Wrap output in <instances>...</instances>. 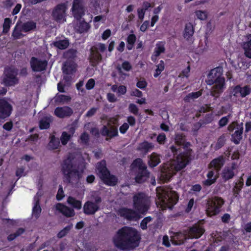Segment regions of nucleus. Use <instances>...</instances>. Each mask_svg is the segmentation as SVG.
Wrapping results in <instances>:
<instances>
[{
    "label": "nucleus",
    "mask_w": 251,
    "mask_h": 251,
    "mask_svg": "<svg viewBox=\"0 0 251 251\" xmlns=\"http://www.w3.org/2000/svg\"><path fill=\"white\" fill-rule=\"evenodd\" d=\"M166 139V136L164 133L158 135L157 137V141L160 144H163Z\"/></svg>",
    "instance_id": "obj_61"
},
{
    "label": "nucleus",
    "mask_w": 251,
    "mask_h": 251,
    "mask_svg": "<svg viewBox=\"0 0 251 251\" xmlns=\"http://www.w3.org/2000/svg\"><path fill=\"white\" fill-rule=\"evenodd\" d=\"M74 156L69 154L62 165L61 171L69 182L77 181L81 177V173L74 164Z\"/></svg>",
    "instance_id": "obj_6"
},
{
    "label": "nucleus",
    "mask_w": 251,
    "mask_h": 251,
    "mask_svg": "<svg viewBox=\"0 0 251 251\" xmlns=\"http://www.w3.org/2000/svg\"><path fill=\"white\" fill-rule=\"evenodd\" d=\"M243 131V124L241 127H238L236 130L231 135V140L235 144H239L242 138V134Z\"/></svg>",
    "instance_id": "obj_26"
},
{
    "label": "nucleus",
    "mask_w": 251,
    "mask_h": 251,
    "mask_svg": "<svg viewBox=\"0 0 251 251\" xmlns=\"http://www.w3.org/2000/svg\"><path fill=\"white\" fill-rule=\"evenodd\" d=\"M55 100L57 102L64 103L68 101L71 100V98L69 96L60 95L56 97Z\"/></svg>",
    "instance_id": "obj_49"
},
{
    "label": "nucleus",
    "mask_w": 251,
    "mask_h": 251,
    "mask_svg": "<svg viewBox=\"0 0 251 251\" xmlns=\"http://www.w3.org/2000/svg\"><path fill=\"white\" fill-rule=\"evenodd\" d=\"M223 72L222 67H216L211 70L207 76L206 83L209 85H213L211 94L214 97H218L225 88V79L222 76Z\"/></svg>",
    "instance_id": "obj_4"
},
{
    "label": "nucleus",
    "mask_w": 251,
    "mask_h": 251,
    "mask_svg": "<svg viewBox=\"0 0 251 251\" xmlns=\"http://www.w3.org/2000/svg\"><path fill=\"white\" fill-rule=\"evenodd\" d=\"M132 167L138 169L139 172L135 177L136 181L138 183L144 182L149 177V173L147 170L146 165L140 158L136 159L132 164Z\"/></svg>",
    "instance_id": "obj_9"
},
{
    "label": "nucleus",
    "mask_w": 251,
    "mask_h": 251,
    "mask_svg": "<svg viewBox=\"0 0 251 251\" xmlns=\"http://www.w3.org/2000/svg\"><path fill=\"white\" fill-rule=\"evenodd\" d=\"M241 97L244 98L249 95L251 92V88L248 86L241 87Z\"/></svg>",
    "instance_id": "obj_50"
},
{
    "label": "nucleus",
    "mask_w": 251,
    "mask_h": 251,
    "mask_svg": "<svg viewBox=\"0 0 251 251\" xmlns=\"http://www.w3.org/2000/svg\"><path fill=\"white\" fill-rule=\"evenodd\" d=\"M194 32V26L191 23H188L185 25L184 31V37L187 40L191 39Z\"/></svg>",
    "instance_id": "obj_29"
},
{
    "label": "nucleus",
    "mask_w": 251,
    "mask_h": 251,
    "mask_svg": "<svg viewBox=\"0 0 251 251\" xmlns=\"http://www.w3.org/2000/svg\"><path fill=\"white\" fill-rule=\"evenodd\" d=\"M245 55L251 58V34L247 36V40L243 44Z\"/></svg>",
    "instance_id": "obj_27"
},
{
    "label": "nucleus",
    "mask_w": 251,
    "mask_h": 251,
    "mask_svg": "<svg viewBox=\"0 0 251 251\" xmlns=\"http://www.w3.org/2000/svg\"><path fill=\"white\" fill-rule=\"evenodd\" d=\"M89 24L85 22H80L77 26V30L80 33L86 32L89 28Z\"/></svg>",
    "instance_id": "obj_42"
},
{
    "label": "nucleus",
    "mask_w": 251,
    "mask_h": 251,
    "mask_svg": "<svg viewBox=\"0 0 251 251\" xmlns=\"http://www.w3.org/2000/svg\"><path fill=\"white\" fill-rule=\"evenodd\" d=\"M73 226L72 225H69L67 226H66L65 228H64L62 230H61L57 234V236L58 238H62L63 237L65 236L67 233L70 230V229L72 228Z\"/></svg>",
    "instance_id": "obj_48"
},
{
    "label": "nucleus",
    "mask_w": 251,
    "mask_h": 251,
    "mask_svg": "<svg viewBox=\"0 0 251 251\" xmlns=\"http://www.w3.org/2000/svg\"><path fill=\"white\" fill-rule=\"evenodd\" d=\"M36 27V23L32 22L29 21L23 24L22 25V28L23 31L25 32L29 31Z\"/></svg>",
    "instance_id": "obj_38"
},
{
    "label": "nucleus",
    "mask_w": 251,
    "mask_h": 251,
    "mask_svg": "<svg viewBox=\"0 0 251 251\" xmlns=\"http://www.w3.org/2000/svg\"><path fill=\"white\" fill-rule=\"evenodd\" d=\"M30 63L32 70L34 72L45 70L48 65V62L46 60L36 57H32Z\"/></svg>",
    "instance_id": "obj_16"
},
{
    "label": "nucleus",
    "mask_w": 251,
    "mask_h": 251,
    "mask_svg": "<svg viewBox=\"0 0 251 251\" xmlns=\"http://www.w3.org/2000/svg\"><path fill=\"white\" fill-rule=\"evenodd\" d=\"M52 44L54 47L60 50H64L68 47L69 43L67 39H56Z\"/></svg>",
    "instance_id": "obj_30"
},
{
    "label": "nucleus",
    "mask_w": 251,
    "mask_h": 251,
    "mask_svg": "<svg viewBox=\"0 0 251 251\" xmlns=\"http://www.w3.org/2000/svg\"><path fill=\"white\" fill-rule=\"evenodd\" d=\"M73 113V110L68 106L57 107L54 111L55 115L60 118L69 117Z\"/></svg>",
    "instance_id": "obj_22"
},
{
    "label": "nucleus",
    "mask_w": 251,
    "mask_h": 251,
    "mask_svg": "<svg viewBox=\"0 0 251 251\" xmlns=\"http://www.w3.org/2000/svg\"><path fill=\"white\" fill-rule=\"evenodd\" d=\"M63 72L66 74H71L75 71L76 64L73 62L67 61L63 66Z\"/></svg>",
    "instance_id": "obj_28"
},
{
    "label": "nucleus",
    "mask_w": 251,
    "mask_h": 251,
    "mask_svg": "<svg viewBox=\"0 0 251 251\" xmlns=\"http://www.w3.org/2000/svg\"><path fill=\"white\" fill-rule=\"evenodd\" d=\"M65 196L64 191L63 190L62 187L61 186H59V188L58 189L57 195H56V199L58 201L61 200Z\"/></svg>",
    "instance_id": "obj_55"
},
{
    "label": "nucleus",
    "mask_w": 251,
    "mask_h": 251,
    "mask_svg": "<svg viewBox=\"0 0 251 251\" xmlns=\"http://www.w3.org/2000/svg\"><path fill=\"white\" fill-rule=\"evenodd\" d=\"M67 201L69 204L77 210H80L82 207L81 201L77 200L72 197H69Z\"/></svg>",
    "instance_id": "obj_34"
},
{
    "label": "nucleus",
    "mask_w": 251,
    "mask_h": 251,
    "mask_svg": "<svg viewBox=\"0 0 251 251\" xmlns=\"http://www.w3.org/2000/svg\"><path fill=\"white\" fill-rule=\"evenodd\" d=\"M160 162L159 155L155 153H152L150 157L149 164L150 166L154 167L157 166Z\"/></svg>",
    "instance_id": "obj_36"
},
{
    "label": "nucleus",
    "mask_w": 251,
    "mask_h": 251,
    "mask_svg": "<svg viewBox=\"0 0 251 251\" xmlns=\"http://www.w3.org/2000/svg\"><path fill=\"white\" fill-rule=\"evenodd\" d=\"M129 128V126L127 123H124L120 127V131L121 133L124 134Z\"/></svg>",
    "instance_id": "obj_63"
},
{
    "label": "nucleus",
    "mask_w": 251,
    "mask_h": 251,
    "mask_svg": "<svg viewBox=\"0 0 251 251\" xmlns=\"http://www.w3.org/2000/svg\"><path fill=\"white\" fill-rule=\"evenodd\" d=\"M128 109L129 111L133 114L136 115H138L139 109L135 104L133 103L130 104L128 107Z\"/></svg>",
    "instance_id": "obj_53"
},
{
    "label": "nucleus",
    "mask_w": 251,
    "mask_h": 251,
    "mask_svg": "<svg viewBox=\"0 0 251 251\" xmlns=\"http://www.w3.org/2000/svg\"><path fill=\"white\" fill-rule=\"evenodd\" d=\"M226 141L225 136L224 135L220 137L218 140L216 148L219 149L224 146Z\"/></svg>",
    "instance_id": "obj_56"
},
{
    "label": "nucleus",
    "mask_w": 251,
    "mask_h": 251,
    "mask_svg": "<svg viewBox=\"0 0 251 251\" xmlns=\"http://www.w3.org/2000/svg\"><path fill=\"white\" fill-rule=\"evenodd\" d=\"M67 9L66 3H60L57 5L52 11L51 15L53 19L59 23L65 22Z\"/></svg>",
    "instance_id": "obj_13"
},
{
    "label": "nucleus",
    "mask_w": 251,
    "mask_h": 251,
    "mask_svg": "<svg viewBox=\"0 0 251 251\" xmlns=\"http://www.w3.org/2000/svg\"><path fill=\"white\" fill-rule=\"evenodd\" d=\"M72 10L74 17L76 19H80L84 14L82 0H74Z\"/></svg>",
    "instance_id": "obj_19"
},
{
    "label": "nucleus",
    "mask_w": 251,
    "mask_h": 251,
    "mask_svg": "<svg viewBox=\"0 0 251 251\" xmlns=\"http://www.w3.org/2000/svg\"><path fill=\"white\" fill-rule=\"evenodd\" d=\"M17 70L14 68H6L2 78V83L7 86L15 85L18 83V79L16 77Z\"/></svg>",
    "instance_id": "obj_12"
},
{
    "label": "nucleus",
    "mask_w": 251,
    "mask_h": 251,
    "mask_svg": "<svg viewBox=\"0 0 251 251\" xmlns=\"http://www.w3.org/2000/svg\"><path fill=\"white\" fill-rule=\"evenodd\" d=\"M22 31H23L22 27H20L18 25H16L12 33V36L15 39H20L22 36Z\"/></svg>",
    "instance_id": "obj_44"
},
{
    "label": "nucleus",
    "mask_w": 251,
    "mask_h": 251,
    "mask_svg": "<svg viewBox=\"0 0 251 251\" xmlns=\"http://www.w3.org/2000/svg\"><path fill=\"white\" fill-rule=\"evenodd\" d=\"M132 66L129 62L128 61H124L122 65V67L120 66H117V69L119 72V73L121 74H122V70L124 69L126 71H129L131 70Z\"/></svg>",
    "instance_id": "obj_41"
},
{
    "label": "nucleus",
    "mask_w": 251,
    "mask_h": 251,
    "mask_svg": "<svg viewBox=\"0 0 251 251\" xmlns=\"http://www.w3.org/2000/svg\"><path fill=\"white\" fill-rule=\"evenodd\" d=\"M146 11V10L142 8H139L137 9L138 17L141 21L143 20Z\"/></svg>",
    "instance_id": "obj_59"
},
{
    "label": "nucleus",
    "mask_w": 251,
    "mask_h": 251,
    "mask_svg": "<svg viewBox=\"0 0 251 251\" xmlns=\"http://www.w3.org/2000/svg\"><path fill=\"white\" fill-rule=\"evenodd\" d=\"M156 193L158 197L156 204L160 205L162 209L171 208L178 201L177 194L169 189L158 187L156 189Z\"/></svg>",
    "instance_id": "obj_5"
},
{
    "label": "nucleus",
    "mask_w": 251,
    "mask_h": 251,
    "mask_svg": "<svg viewBox=\"0 0 251 251\" xmlns=\"http://www.w3.org/2000/svg\"><path fill=\"white\" fill-rule=\"evenodd\" d=\"M42 195L41 192H38L34 198V206L32 208V216L36 219L39 218L41 212V208L39 205L40 197Z\"/></svg>",
    "instance_id": "obj_23"
},
{
    "label": "nucleus",
    "mask_w": 251,
    "mask_h": 251,
    "mask_svg": "<svg viewBox=\"0 0 251 251\" xmlns=\"http://www.w3.org/2000/svg\"><path fill=\"white\" fill-rule=\"evenodd\" d=\"M106 50V46L101 43H99L92 47L90 59L93 66L96 65L101 61L102 57L100 52L103 53Z\"/></svg>",
    "instance_id": "obj_10"
},
{
    "label": "nucleus",
    "mask_w": 251,
    "mask_h": 251,
    "mask_svg": "<svg viewBox=\"0 0 251 251\" xmlns=\"http://www.w3.org/2000/svg\"><path fill=\"white\" fill-rule=\"evenodd\" d=\"M224 203V201L221 198L216 197L208 201L206 209L207 215L211 216L219 213Z\"/></svg>",
    "instance_id": "obj_11"
},
{
    "label": "nucleus",
    "mask_w": 251,
    "mask_h": 251,
    "mask_svg": "<svg viewBox=\"0 0 251 251\" xmlns=\"http://www.w3.org/2000/svg\"><path fill=\"white\" fill-rule=\"evenodd\" d=\"M164 61L162 60H161L159 62V63L156 65V69H155V72L154 74V76L155 77H157L164 70Z\"/></svg>",
    "instance_id": "obj_43"
},
{
    "label": "nucleus",
    "mask_w": 251,
    "mask_h": 251,
    "mask_svg": "<svg viewBox=\"0 0 251 251\" xmlns=\"http://www.w3.org/2000/svg\"><path fill=\"white\" fill-rule=\"evenodd\" d=\"M56 210L66 217H72L75 215L74 209L61 203H58L55 205Z\"/></svg>",
    "instance_id": "obj_20"
},
{
    "label": "nucleus",
    "mask_w": 251,
    "mask_h": 251,
    "mask_svg": "<svg viewBox=\"0 0 251 251\" xmlns=\"http://www.w3.org/2000/svg\"><path fill=\"white\" fill-rule=\"evenodd\" d=\"M97 174L103 181V182L110 186L115 185L117 182V178L113 175H111L106 167L104 161H102L97 164Z\"/></svg>",
    "instance_id": "obj_8"
},
{
    "label": "nucleus",
    "mask_w": 251,
    "mask_h": 251,
    "mask_svg": "<svg viewBox=\"0 0 251 251\" xmlns=\"http://www.w3.org/2000/svg\"><path fill=\"white\" fill-rule=\"evenodd\" d=\"M12 110V106L7 101L3 99H0V119L8 117Z\"/></svg>",
    "instance_id": "obj_17"
},
{
    "label": "nucleus",
    "mask_w": 251,
    "mask_h": 251,
    "mask_svg": "<svg viewBox=\"0 0 251 251\" xmlns=\"http://www.w3.org/2000/svg\"><path fill=\"white\" fill-rule=\"evenodd\" d=\"M175 142L176 144L171 147V150L174 155L179 154L176 160L165 163L162 169L161 177L165 181L169 180L176 172L184 168L190 160L191 150L187 149L185 151H182V149L184 150L182 147L185 142L184 137L181 135H176Z\"/></svg>",
    "instance_id": "obj_1"
},
{
    "label": "nucleus",
    "mask_w": 251,
    "mask_h": 251,
    "mask_svg": "<svg viewBox=\"0 0 251 251\" xmlns=\"http://www.w3.org/2000/svg\"><path fill=\"white\" fill-rule=\"evenodd\" d=\"M195 17L201 21L206 20L208 16V12L206 10H196L194 12Z\"/></svg>",
    "instance_id": "obj_33"
},
{
    "label": "nucleus",
    "mask_w": 251,
    "mask_h": 251,
    "mask_svg": "<svg viewBox=\"0 0 251 251\" xmlns=\"http://www.w3.org/2000/svg\"><path fill=\"white\" fill-rule=\"evenodd\" d=\"M231 117V115L229 114L226 116L222 117L219 121L218 125L220 127L226 126L229 122V119Z\"/></svg>",
    "instance_id": "obj_47"
},
{
    "label": "nucleus",
    "mask_w": 251,
    "mask_h": 251,
    "mask_svg": "<svg viewBox=\"0 0 251 251\" xmlns=\"http://www.w3.org/2000/svg\"><path fill=\"white\" fill-rule=\"evenodd\" d=\"M83 85V82L82 81H80L76 84V87L77 89L79 91V94L80 95H84L85 93V91L82 88Z\"/></svg>",
    "instance_id": "obj_54"
},
{
    "label": "nucleus",
    "mask_w": 251,
    "mask_h": 251,
    "mask_svg": "<svg viewBox=\"0 0 251 251\" xmlns=\"http://www.w3.org/2000/svg\"><path fill=\"white\" fill-rule=\"evenodd\" d=\"M11 24V20L9 18H6L4 20V22L3 25V32L7 33L10 28Z\"/></svg>",
    "instance_id": "obj_52"
},
{
    "label": "nucleus",
    "mask_w": 251,
    "mask_h": 251,
    "mask_svg": "<svg viewBox=\"0 0 251 251\" xmlns=\"http://www.w3.org/2000/svg\"><path fill=\"white\" fill-rule=\"evenodd\" d=\"M95 84V81L94 79L91 78L88 80L86 84V88L88 90H91L94 88Z\"/></svg>",
    "instance_id": "obj_57"
},
{
    "label": "nucleus",
    "mask_w": 251,
    "mask_h": 251,
    "mask_svg": "<svg viewBox=\"0 0 251 251\" xmlns=\"http://www.w3.org/2000/svg\"><path fill=\"white\" fill-rule=\"evenodd\" d=\"M152 220L151 217L145 218L140 224V226L143 229H146L147 228V224Z\"/></svg>",
    "instance_id": "obj_51"
},
{
    "label": "nucleus",
    "mask_w": 251,
    "mask_h": 251,
    "mask_svg": "<svg viewBox=\"0 0 251 251\" xmlns=\"http://www.w3.org/2000/svg\"><path fill=\"white\" fill-rule=\"evenodd\" d=\"M25 169L24 168L21 167L20 168H18L16 172V176H18L19 177H21L23 176H25Z\"/></svg>",
    "instance_id": "obj_64"
},
{
    "label": "nucleus",
    "mask_w": 251,
    "mask_h": 251,
    "mask_svg": "<svg viewBox=\"0 0 251 251\" xmlns=\"http://www.w3.org/2000/svg\"><path fill=\"white\" fill-rule=\"evenodd\" d=\"M241 97V86L237 85L232 89L230 92V97L231 100H233L234 98Z\"/></svg>",
    "instance_id": "obj_39"
},
{
    "label": "nucleus",
    "mask_w": 251,
    "mask_h": 251,
    "mask_svg": "<svg viewBox=\"0 0 251 251\" xmlns=\"http://www.w3.org/2000/svg\"><path fill=\"white\" fill-rule=\"evenodd\" d=\"M126 92V88L125 86L121 85L118 87L117 93L119 95H124Z\"/></svg>",
    "instance_id": "obj_60"
},
{
    "label": "nucleus",
    "mask_w": 251,
    "mask_h": 251,
    "mask_svg": "<svg viewBox=\"0 0 251 251\" xmlns=\"http://www.w3.org/2000/svg\"><path fill=\"white\" fill-rule=\"evenodd\" d=\"M236 169V164L232 163L231 166H226L222 171V176L225 180L231 179L235 175L234 170Z\"/></svg>",
    "instance_id": "obj_21"
},
{
    "label": "nucleus",
    "mask_w": 251,
    "mask_h": 251,
    "mask_svg": "<svg viewBox=\"0 0 251 251\" xmlns=\"http://www.w3.org/2000/svg\"><path fill=\"white\" fill-rule=\"evenodd\" d=\"M140 238V235L136 229L124 226L116 232L113 237V242L117 248L130 251L139 246Z\"/></svg>",
    "instance_id": "obj_2"
},
{
    "label": "nucleus",
    "mask_w": 251,
    "mask_h": 251,
    "mask_svg": "<svg viewBox=\"0 0 251 251\" xmlns=\"http://www.w3.org/2000/svg\"><path fill=\"white\" fill-rule=\"evenodd\" d=\"M60 145V142L58 139L52 136L50 141L48 145V147L50 150H55L58 148Z\"/></svg>",
    "instance_id": "obj_40"
},
{
    "label": "nucleus",
    "mask_w": 251,
    "mask_h": 251,
    "mask_svg": "<svg viewBox=\"0 0 251 251\" xmlns=\"http://www.w3.org/2000/svg\"><path fill=\"white\" fill-rule=\"evenodd\" d=\"M244 185L243 179L241 178L235 183V185L233 188V192L235 197L239 194Z\"/></svg>",
    "instance_id": "obj_37"
},
{
    "label": "nucleus",
    "mask_w": 251,
    "mask_h": 251,
    "mask_svg": "<svg viewBox=\"0 0 251 251\" xmlns=\"http://www.w3.org/2000/svg\"><path fill=\"white\" fill-rule=\"evenodd\" d=\"M225 163L223 157L213 159L209 164L208 172L206 175L207 178L203 182L205 186H210L214 183L219 177V171Z\"/></svg>",
    "instance_id": "obj_7"
},
{
    "label": "nucleus",
    "mask_w": 251,
    "mask_h": 251,
    "mask_svg": "<svg viewBox=\"0 0 251 251\" xmlns=\"http://www.w3.org/2000/svg\"><path fill=\"white\" fill-rule=\"evenodd\" d=\"M190 71V66H188L186 69L182 71V73L179 75L177 81H183V85H184L188 82V77L189 76V72Z\"/></svg>",
    "instance_id": "obj_31"
},
{
    "label": "nucleus",
    "mask_w": 251,
    "mask_h": 251,
    "mask_svg": "<svg viewBox=\"0 0 251 251\" xmlns=\"http://www.w3.org/2000/svg\"><path fill=\"white\" fill-rule=\"evenodd\" d=\"M81 142L83 144H86L89 140V135L85 132L83 133L80 136Z\"/></svg>",
    "instance_id": "obj_62"
},
{
    "label": "nucleus",
    "mask_w": 251,
    "mask_h": 251,
    "mask_svg": "<svg viewBox=\"0 0 251 251\" xmlns=\"http://www.w3.org/2000/svg\"><path fill=\"white\" fill-rule=\"evenodd\" d=\"M153 147L154 146L152 143L144 141L139 145L137 149L139 151L147 152L152 150Z\"/></svg>",
    "instance_id": "obj_35"
},
{
    "label": "nucleus",
    "mask_w": 251,
    "mask_h": 251,
    "mask_svg": "<svg viewBox=\"0 0 251 251\" xmlns=\"http://www.w3.org/2000/svg\"><path fill=\"white\" fill-rule=\"evenodd\" d=\"M165 43L162 41H159L156 43L153 54L151 55L152 61H155L158 56L165 51Z\"/></svg>",
    "instance_id": "obj_24"
},
{
    "label": "nucleus",
    "mask_w": 251,
    "mask_h": 251,
    "mask_svg": "<svg viewBox=\"0 0 251 251\" xmlns=\"http://www.w3.org/2000/svg\"><path fill=\"white\" fill-rule=\"evenodd\" d=\"M136 40V36L134 34H130L127 38V42L128 44H134Z\"/></svg>",
    "instance_id": "obj_58"
},
{
    "label": "nucleus",
    "mask_w": 251,
    "mask_h": 251,
    "mask_svg": "<svg viewBox=\"0 0 251 251\" xmlns=\"http://www.w3.org/2000/svg\"><path fill=\"white\" fill-rule=\"evenodd\" d=\"M187 237L186 231L184 233L177 232L172 236L171 242L175 245H180L184 243Z\"/></svg>",
    "instance_id": "obj_25"
},
{
    "label": "nucleus",
    "mask_w": 251,
    "mask_h": 251,
    "mask_svg": "<svg viewBox=\"0 0 251 251\" xmlns=\"http://www.w3.org/2000/svg\"><path fill=\"white\" fill-rule=\"evenodd\" d=\"M52 117L50 116L43 118L39 122V127L41 129L49 128L50 123L52 122Z\"/></svg>",
    "instance_id": "obj_32"
},
{
    "label": "nucleus",
    "mask_w": 251,
    "mask_h": 251,
    "mask_svg": "<svg viewBox=\"0 0 251 251\" xmlns=\"http://www.w3.org/2000/svg\"><path fill=\"white\" fill-rule=\"evenodd\" d=\"M71 137V135H69L67 132H63L60 138L61 143L63 145H65L66 144H67V143L70 140Z\"/></svg>",
    "instance_id": "obj_45"
},
{
    "label": "nucleus",
    "mask_w": 251,
    "mask_h": 251,
    "mask_svg": "<svg viewBox=\"0 0 251 251\" xmlns=\"http://www.w3.org/2000/svg\"><path fill=\"white\" fill-rule=\"evenodd\" d=\"M151 201L145 194L140 193L133 197V205L136 211L126 208L118 210L120 216L128 220H137L140 218L139 214H144L149 209Z\"/></svg>",
    "instance_id": "obj_3"
},
{
    "label": "nucleus",
    "mask_w": 251,
    "mask_h": 251,
    "mask_svg": "<svg viewBox=\"0 0 251 251\" xmlns=\"http://www.w3.org/2000/svg\"><path fill=\"white\" fill-rule=\"evenodd\" d=\"M185 231L188 238L198 239L201 237L203 234L204 229L201 226L196 224Z\"/></svg>",
    "instance_id": "obj_18"
},
{
    "label": "nucleus",
    "mask_w": 251,
    "mask_h": 251,
    "mask_svg": "<svg viewBox=\"0 0 251 251\" xmlns=\"http://www.w3.org/2000/svg\"><path fill=\"white\" fill-rule=\"evenodd\" d=\"M202 94L201 91L196 92L189 93L185 98V100H190L195 99L200 97Z\"/></svg>",
    "instance_id": "obj_46"
},
{
    "label": "nucleus",
    "mask_w": 251,
    "mask_h": 251,
    "mask_svg": "<svg viewBox=\"0 0 251 251\" xmlns=\"http://www.w3.org/2000/svg\"><path fill=\"white\" fill-rule=\"evenodd\" d=\"M101 200L100 197H97L95 199V201H87L83 206V211L86 215H93L99 209V203Z\"/></svg>",
    "instance_id": "obj_15"
},
{
    "label": "nucleus",
    "mask_w": 251,
    "mask_h": 251,
    "mask_svg": "<svg viewBox=\"0 0 251 251\" xmlns=\"http://www.w3.org/2000/svg\"><path fill=\"white\" fill-rule=\"evenodd\" d=\"M118 120L115 118H109L106 126H104L101 131L102 134L110 138L118 135V130L116 126Z\"/></svg>",
    "instance_id": "obj_14"
}]
</instances>
